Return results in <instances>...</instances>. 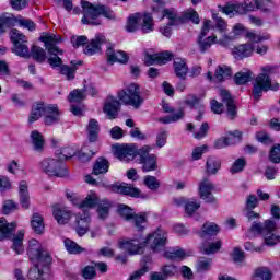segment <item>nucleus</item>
Segmentation results:
<instances>
[{
  "label": "nucleus",
  "mask_w": 280,
  "mask_h": 280,
  "mask_svg": "<svg viewBox=\"0 0 280 280\" xmlns=\"http://www.w3.org/2000/svg\"><path fill=\"white\" fill-rule=\"evenodd\" d=\"M114 190L117 194H122L124 196H130L131 198H141V190L130 184H121L115 186Z\"/></svg>",
  "instance_id": "nucleus-29"
},
{
  "label": "nucleus",
  "mask_w": 280,
  "mask_h": 280,
  "mask_svg": "<svg viewBox=\"0 0 280 280\" xmlns=\"http://www.w3.org/2000/svg\"><path fill=\"white\" fill-rule=\"evenodd\" d=\"M185 21H191L195 25H199L200 16L194 9H188L183 13L182 18H179V23H185Z\"/></svg>",
  "instance_id": "nucleus-46"
},
{
  "label": "nucleus",
  "mask_w": 280,
  "mask_h": 280,
  "mask_svg": "<svg viewBox=\"0 0 280 280\" xmlns=\"http://www.w3.org/2000/svg\"><path fill=\"white\" fill-rule=\"evenodd\" d=\"M167 244V232L161 228L152 232L141 242L139 238L130 241H120L119 248L128 253V255H141L143 246H149L153 253H159Z\"/></svg>",
  "instance_id": "nucleus-1"
},
{
  "label": "nucleus",
  "mask_w": 280,
  "mask_h": 280,
  "mask_svg": "<svg viewBox=\"0 0 280 280\" xmlns=\"http://www.w3.org/2000/svg\"><path fill=\"white\" fill-rule=\"evenodd\" d=\"M220 167H222V162H220L218 158H208L206 162V172L209 176H215V174L220 172Z\"/></svg>",
  "instance_id": "nucleus-36"
},
{
  "label": "nucleus",
  "mask_w": 280,
  "mask_h": 280,
  "mask_svg": "<svg viewBox=\"0 0 280 280\" xmlns=\"http://www.w3.org/2000/svg\"><path fill=\"white\" fill-rule=\"evenodd\" d=\"M253 51H255V48H253V44H242L232 50V54L236 60H242V58H248L253 56Z\"/></svg>",
  "instance_id": "nucleus-28"
},
{
  "label": "nucleus",
  "mask_w": 280,
  "mask_h": 280,
  "mask_svg": "<svg viewBox=\"0 0 280 280\" xmlns=\"http://www.w3.org/2000/svg\"><path fill=\"white\" fill-rule=\"evenodd\" d=\"M88 137L91 143L97 141V137H100V122L96 119H90L88 125Z\"/></svg>",
  "instance_id": "nucleus-38"
},
{
  "label": "nucleus",
  "mask_w": 280,
  "mask_h": 280,
  "mask_svg": "<svg viewBox=\"0 0 280 280\" xmlns=\"http://www.w3.org/2000/svg\"><path fill=\"white\" fill-rule=\"evenodd\" d=\"M60 121V109L58 105H47L46 113L44 114L45 126H54Z\"/></svg>",
  "instance_id": "nucleus-21"
},
{
  "label": "nucleus",
  "mask_w": 280,
  "mask_h": 280,
  "mask_svg": "<svg viewBox=\"0 0 280 280\" xmlns=\"http://www.w3.org/2000/svg\"><path fill=\"white\" fill-rule=\"evenodd\" d=\"M163 16L168 19V25H178V23H180V18H178V14H176V11L174 9L164 10Z\"/></svg>",
  "instance_id": "nucleus-59"
},
{
  "label": "nucleus",
  "mask_w": 280,
  "mask_h": 280,
  "mask_svg": "<svg viewBox=\"0 0 280 280\" xmlns=\"http://www.w3.org/2000/svg\"><path fill=\"white\" fill-rule=\"evenodd\" d=\"M11 40L14 45L13 51L21 58H30V47L27 46V37L16 28L11 30Z\"/></svg>",
  "instance_id": "nucleus-10"
},
{
  "label": "nucleus",
  "mask_w": 280,
  "mask_h": 280,
  "mask_svg": "<svg viewBox=\"0 0 280 280\" xmlns=\"http://www.w3.org/2000/svg\"><path fill=\"white\" fill-rule=\"evenodd\" d=\"M253 80V72L250 70H243L234 75L235 84L242 85Z\"/></svg>",
  "instance_id": "nucleus-48"
},
{
  "label": "nucleus",
  "mask_w": 280,
  "mask_h": 280,
  "mask_svg": "<svg viewBox=\"0 0 280 280\" xmlns=\"http://www.w3.org/2000/svg\"><path fill=\"white\" fill-rule=\"evenodd\" d=\"M46 110H47V105H45V103H39L34 105L31 112V116L28 118L30 124H34V121H38V119H40L43 115L45 116Z\"/></svg>",
  "instance_id": "nucleus-37"
},
{
  "label": "nucleus",
  "mask_w": 280,
  "mask_h": 280,
  "mask_svg": "<svg viewBox=\"0 0 280 280\" xmlns=\"http://www.w3.org/2000/svg\"><path fill=\"white\" fill-rule=\"evenodd\" d=\"M212 19H213V21H215L214 28L218 30V32H220V34H224V36H228L229 34H226V30H228L229 25L226 24V21H224V19L218 16V14H213Z\"/></svg>",
  "instance_id": "nucleus-58"
},
{
  "label": "nucleus",
  "mask_w": 280,
  "mask_h": 280,
  "mask_svg": "<svg viewBox=\"0 0 280 280\" xmlns=\"http://www.w3.org/2000/svg\"><path fill=\"white\" fill-rule=\"evenodd\" d=\"M174 55L170 51H164L155 55H148L145 57L147 67H151V65H167L170 60H172Z\"/></svg>",
  "instance_id": "nucleus-22"
},
{
  "label": "nucleus",
  "mask_w": 280,
  "mask_h": 280,
  "mask_svg": "<svg viewBox=\"0 0 280 280\" xmlns=\"http://www.w3.org/2000/svg\"><path fill=\"white\" fill-rule=\"evenodd\" d=\"M150 150H152L150 145H144L137 150L140 163L142 164V172H154L159 168V158L155 154H150Z\"/></svg>",
  "instance_id": "nucleus-11"
},
{
  "label": "nucleus",
  "mask_w": 280,
  "mask_h": 280,
  "mask_svg": "<svg viewBox=\"0 0 280 280\" xmlns=\"http://www.w3.org/2000/svg\"><path fill=\"white\" fill-rule=\"evenodd\" d=\"M106 43V37L102 34H96L95 37L84 48V54L86 56H94V54H100L102 51V46Z\"/></svg>",
  "instance_id": "nucleus-20"
},
{
  "label": "nucleus",
  "mask_w": 280,
  "mask_h": 280,
  "mask_svg": "<svg viewBox=\"0 0 280 280\" xmlns=\"http://www.w3.org/2000/svg\"><path fill=\"white\" fill-rule=\"evenodd\" d=\"M140 28L143 34H150L154 32V19L150 13H140Z\"/></svg>",
  "instance_id": "nucleus-32"
},
{
  "label": "nucleus",
  "mask_w": 280,
  "mask_h": 280,
  "mask_svg": "<svg viewBox=\"0 0 280 280\" xmlns=\"http://www.w3.org/2000/svg\"><path fill=\"white\" fill-rule=\"evenodd\" d=\"M40 40L43 44H45L48 51V65L51 67V69H60L62 66V58H60V56L65 54V51L57 46V43H60L61 40L60 36L55 34H46L40 37Z\"/></svg>",
  "instance_id": "nucleus-5"
},
{
  "label": "nucleus",
  "mask_w": 280,
  "mask_h": 280,
  "mask_svg": "<svg viewBox=\"0 0 280 280\" xmlns=\"http://www.w3.org/2000/svg\"><path fill=\"white\" fill-rule=\"evenodd\" d=\"M106 58L108 65H115V62L126 65V62H128V54H126V51L115 50L113 48H107Z\"/></svg>",
  "instance_id": "nucleus-23"
},
{
  "label": "nucleus",
  "mask_w": 280,
  "mask_h": 280,
  "mask_svg": "<svg viewBox=\"0 0 280 280\" xmlns=\"http://www.w3.org/2000/svg\"><path fill=\"white\" fill-rule=\"evenodd\" d=\"M255 10V3L253 1H245L242 3L228 4L225 7H220V12L226 14V16H235V14H247V12H253Z\"/></svg>",
  "instance_id": "nucleus-13"
},
{
  "label": "nucleus",
  "mask_w": 280,
  "mask_h": 280,
  "mask_svg": "<svg viewBox=\"0 0 280 280\" xmlns=\"http://www.w3.org/2000/svg\"><path fill=\"white\" fill-rule=\"evenodd\" d=\"M31 55L36 62L43 63L44 60H47V52L42 47L33 46L31 48Z\"/></svg>",
  "instance_id": "nucleus-53"
},
{
  "label": "nucleus",
  "mask_w": 280,
  "mask_h": 280,
  "mask_svg": "<svg viewBox=\"0 0 280 280\" xmlns=\"http://www.w3.org/2000/svg\"><path fill=\"white\" fill-rule=\"evenodd\" d=\"M91 224V214L89 211H84L83 213H77L74 220V229L79 237L86 235L89 233V226Z\"/></svg>",
  "instance_id": "nucleus-15"
},
{
  "label": "nucleus",
  "mask_w": 280,
  "mask_h": 280,
  "mask_svg": "<svg viewBox=\"0 0 280 280\" xmlns=\"http://www.w3.org/2000/svg\"><path fill=\"white\" fill-rule=\"evenodd\" d=\"M27 255L31 261H44L45 264H50L51 261V256L36 238L28 241Z\"/></svg>",
  "instance_id": "nucleus-9"
},
{
  "label": "nucleus",
  "mask_w": 280,
  "mask_h": 280,
  "mask_svg": "<svg viewBox=\"0 0 280 280\" xmlns=\"http://www.w3.org/2000/svg\"><path fill=\"white\" fill-rule=\"evenodd\" d=\"M109 167L110 164L108 163V160L104 158H98L94 164L93 174L95 176H100V174H106Z\"/></svg>",
  "instance_id": "nucleus-42"
},
{
  "label": "nucleus",
  "mask_w": 280,
  "mask_h": 280,
  "mask_svg": "<svg viewBox=\"0 0 280 280\" xmlns=\"http://www.w3.org/2000/svg\"><path fill=\"white\" fill-rule=\"evenodd\" d=\"M86 98V91L85 90H73L70 92L68 100L71 104H78L82 102V100Z\"/></svg>",
  "instance_id": "nucleus-54"
},
{
  "label": "nucleus",
  "mask_w": 280,
  "mask_h": 280,
  "mask_svg": "<svg viewBox=\"0 0 280 280\" xmlns=\"http://www.w3.org/2000/svg\"><path fill=\"white\" fill-rule=\"evenodd\" d=\"M220 233V225L214 222L207 221L201 226V230L198 232L199 237L205 240V237H215Z\"/></svg>",
  "instance_id": "nucleus-27"
},
{
  "label": "nucleus",
  "mask_w": 280,
  "mask_h": 280,
  "mask_svg": "<svg viewBox=\"0 0 280 280\" xmlns=\"http://www.w3.org/2000/svg\"><path fill=\"white\" fill-rule=\"evenodd\" d=\"M39 167L44 174L48 176H57L58 178H65L69 176V171L65 165V162L59 161V159L46 158L39 162Z\"/></svg>",
  "instance_id": "nucleus-7"
},
{
  "label": "nucleus",
  "mask_w": 280,
  "mask_h": 280,
  "mask_svg": "<svg viewBox=\"0 0 280 280\" xmlns=\"http://www.w3.org/2000/svg\"><path fill=\"white\" fill-rule=\"evenodd\" d=\"M246 32V27L244 24L237 23L232 27V32L228 35H223L221 39H219L220 45L226 47L231 40H235L238 36H242Z\"/></svg>",
  "instance_id": "nucleus-24"
},
{
  "label": "nucleus",
  "mask_w": 280,
  "mask_h": 280,
  "mask_svg": "<svg viewBox=\"0 0 280 280\" xmlns=\"http://www.w3.org/2000/svg\"><path fill=\"white\" fill-rule=\"evenodd\" d=\"M114 154L119 161L128 163V161H133L135 156H138L137 149L132 144H115L113 145Z\"/></svg>",
  "instance_id": "nucleus-14"
},
{
  "label": "nucleus",
  "mask_w": 280,
  "mask_h": 280,
  "mask_svg": "<svg viewBox=\"0 0 280 280\" xmlns=\"http://www.w3.org/2000/svg\"><path fill=\"white\" fill-rule=\"evenodd\" d=\"M118 100L126 106L139 109L143 106L145 98L141 96V88L137 83H130L118 92Z\"/></svg>",
  "instance_id": "nucleus-6"
},
{
  "label": "nucleus",
  "mask_w": 280,
  "mask_h": 280,
  "mask_svg": "<svg viewBox=\"0 0 280 280\" xmlns=\"http://www.w3.org/2000/svg\"><path fill=\"white\" fill-rule=\"evenodd\" d=\"M118 213L127 222H133V224H135L136 229H138V231H143V229H144L143 224H145V222H147V218L143 213L137 214V213H135L133 209H131L130 207H128L124 203L118 206Z\"/></svg>",
  "instance_id": "nucleus-12"
},
{
  "label": "nucleus",
  "mask_w": 280,
  "mask_h": 280,
  "mask_svg": "<svg viewBox=\"0 0 280 280\" xmlns=\"http://www.w3.org/2000/svg\"><path fill=\"white\" fill-rule=\"evenodd\" d=\"M25 237V231L20 230L18 234L13 237V245L12 249L16 255H22L24 248H23V238Z\"/></svg>",
  "instance_id": "nucleus-44"
},
{
  "label": "nucleus",
  "mask_w": 280,
  "mask_h": 280,
  "mask_svg": "<svg viewBox=\"0 0 280 280\" xmlns=\"http://www.w3.org/2000/svg\"><path fill=\"white\" fill-rule=\"evenodd\" d=\"M269 160L271 163H280V144H276L271 148Z\"/></svg>",
  "instance_id": "nucleus-64"
},
{
  "label": "nucleus",
  "mask_w": 280,
  "mask_h": 280,
  "mask_svg": "<svg viewBox=\"0 0 280 280\" xmlns=\"http://www.w3.org/2000/svg\"><path fill=\"white\" fill-rule=\"evenodd\" d=\"M141 24V13H135L130 15L126 25L127 32H137Z\"/></svg>",
  "instance_id": "nucleus-47"
},
{
  "label": "nucleus",
  "mask_w": 280,
  "mask_h": 280,
  "mask_svg": "<svg viewBox=\"0 0 280 280\" xmlns=\"http://www.w3.org/2000/svg\"><path fill=\"white\" fill-rule=\"evenodd\" d=\"M218 38V36L213 35V36H209L206 39H202L199 37L198 39V45H199V49L202 54H205V51H208L209 49H211V45H213V43H215V39Z\"/></svg>",
  "instance_id": "nucleus-55"
},
{
  "label": "nucleus",
  "mask_w": 280,
  "mask_h": 280,
  "mask_svg": "<svg viewBox=\"0 0 280 280\" xmlns=\"http://www.w3.org/2000/svg\"><path fill=\"white\" fill-rule=\"evenodd\" d=\"M252 280H272V271L268 267H258L254 270Z\"/></svg>",
  "instance_id": "nucleus-41"
},
{
  "label": "nucleus",
  "mask_w": 280,
  "mask_h": 280,
  "mask_svg": "<svg viewBox=\"0 0 280 280\" xmlns=\"http://www.w3.org/2000/svg\"><path fill=\"white\" fill-rule=\"evenodd\" d=\"M221 100L226 104L228 107V117L229 119H234L237 117V107H235V102L233 101V97L226 90L220 91Z\"/></svg>",
  "instance_id": "nucleus-25"
},
{
  "label": "nucleus",
  "mask_w": 280,
  "mask_h": 280,
  "mask_svg": "<svg viewBox=\"0 0 280 280\" xmlns=\"http://www.w3.org/2000/svg\"><path fill=\"white\" fill-rule=\"evenodd\" d=\"M164 257H166V259H175V260L185 259V257H187V253L185 252V249L180 247H175L165 252Z\"/></svg>",
  "instance_id": "nucleus-49"
},
{
  "label": "nucleus",
  "mask_w": 280,
  "mask_h": 280,
  "mask_svg": "<svg viewBox=\"0 0 280 280\" xmlns=\"http://www.w3.org/2000/svg\"><path fill=\"white\" fill-rule=\"evenodd\" d=\"M121 108V103L115 96H108L104 104V113L107 115L108 119H117L119 110Z\"/></svg>",
  "instance_id": "nucleus-19"
},
{
  "label": "nucleus",
  "mask_w": 280,
  "mask_h": 280,
  "mask_svg": "<svg viewBox=\"0 0 280 280\" xmlns=\"http://www.w3.org/2000/svg\"><path fill=\"white\" fill-rule=\"evenodd\" d=\"M245 218L248 222H253L249 231L256 235H260L266 246H277L280 243V235L275 233L277 231V222L275 220L267 219L264 222H257L255 220H259L261 214L253 210H245Z\"/></svg>",
  "instance_id": "nucleus-2"
},
{
  "label": "nucleus",
  "mask_w": 280,
  "mask_h": 280,
  "mask_svg": "<svg viewBox=\"0 0 280 280\" xmlns=\"http://www.w3.org/2000/svg\"><path fill=\"white\" fill-rule=\"evenodd\" d=\"M220 248H222V241L203 243L201 246V253H203V255H214V253H218Z\"/></svg>",
  "instance_id": "nucleus-45"
},
{
  "label": "nucleus",
  "mask_w": 280,
  "mask_h": 280,
  "mask_svg": "<svg viewBox=\"0 0 280 280\" xmlns=\"http://www.w3.org/2000/svg\"><path fill=\"white\" fill-rule=\"evenodd\" d=\"M31 141L33 143V148L36 152H43V148H45V138L37 130L31 132Z\"/></svg>",
  "instance_id": "nucleus-40"
},
{
  "label": "nucleus",
  "mask_w": 280,
  "mask_h": 280,
  "mask_svg": "<svg viewBox=\"0 0 280 280\" xmlns=\"http://www.w3.org/2000/svg\"><path fill=\"white\" fill-rule=\"evenodd\" d=\"M110 211V202L108 200H103L97 206V214L100 220H106Z\"/></svg>",
  "instance_id": "nucleus-50"
},
{
  "label": "nucleus",
  "mask_w": 280,
  "mask_h": 280,
  "mask_svg": "<svg viewBox=\"0 0 280 280\" xmlns=\"http://www.w3.org/2000/svg\"><path fill=\"white\" fill-rule=\"evenodd\" d=\"M20 203L23 209H30V190L27 182L22 180L19 185Z\"/></svg>",
  "instance_id": "nucleus-34"
},
{
  "label": "nucleus",
  "mask_w": 280,
  "mask_h": 280,
  "mask_svg": "<svg viewBox=\"0 0 280 280\" xmlns=\"http://www.w3.org/2000/svg\"><path fill=\"white\" fill-rule=\"evenodd\" d=\"M213 189H215V185L211 183L209 178H203L199 183V196L201 200H205V202L208 203L215 202V198L213 197Z\"/></svg>",
  "instance_id": "nucleus-16"
},
{
  "label": "nucleus",
  "mask_w": 280,
  "mask_h": 280,
  "mask_svg": "<svg viewBox=\"0 0 280 280\" xmlns=\"http://www.w3.org/2000/svg\"><path fill=\"white\" fill-rule=\"evenodd\" d=\"M144 185L148 186L151 191H156L161 187V183L156 177L148 175L144 177Z\"/></svg>",
  "instance_id": "nucleus-61"
},
{
  "label": "nucleus",
  "mask_w": 280,
  "mask_h": 280,
  "mask_svg": "<svg viewBox=\"0 0 280 280\" xmlns=\"http://www.w3.org/2000/svg\"><path fill=\"white\" fill-rule=\"evenodd\" d=\"M211 264H213V259L201 257L197 261V272H207L211 270Z\"/></svg>",
  "instance_id": "nucleus-56"
},
{
  "label": "nucleus",
  "mask_w": 280,
  "mask_h": 280,
  "mask_svg": "<svg viewBox=\"0 0 280 280\" xmlns=\"http://www.w3.org/2000/svg\"><path fill=\"white\" fill-rule=\"evenodd\" d=\"M244 167H246V159L240 158L234 161L230 172L231 174H240V172L244 171Z\"/></svg>",
  "instance_id": "nucleus-60"
},
{
  "label": "nucleus",
  "mask_w": 280,
  "mask_h": 280,
  "mask_svg": "<svg viewBox=\"0 0 280 280\" xmlns=\"http://www.w3.org/2000/svg\"><path fill=\"white\" fill-rule=\"evenodd\" d=\"M232 259L236 266H244V252L238 247H235L232 253Z\"/></svg>",
  "instance_id": "nucleus-63"
},
{
  "label": "nucleus",
  "mask_w": 280,
  "mask_h": 280,
  "mask_svg": "<svg viewBox=\"0 0 280 280\" xmlns=\"http://www.w3.org/2000/svg\"><path fill=\"white\" fill-rule=\"evenodd\" d=\"M95 156V152L91 151L89 147H83L79 153V160L82 163H86L90 159H93Z\"/></svg>",
  "instance_id": "nucleus-62"
},
{
  "label": "nucleus",
  "mask_w": 280,
  "mask_h": 280,
  "mask_svg": "<svg viewBox=\"0 0 280 280\" xmlns=\"http://www.w3.org/2000/svg\"><path fill=\"white\" fill-rule=\"evenodd\" d=\"M63 244H65L66 250H68L70 255H80V253H86V249L84 247H81L80 245H78V243H75L71 238H66L63 241Z\"/></svg>",
  "instance_id": "nucleus-43"
},
{
  "label": "nucleus",
  "mask_w": 280,
  "mask_h": 280,
  "mask_svg": "<svg viewBox=\"0 0 280 280\" xmlns=\"http://www.w3.org/2000/svg\"><path fill=\"white\" fill-rule=\"evenodd\" d=\"M233 75V71L231 67L226 65L219 66L214 72V78L217 82H224L226 78H231Z\"/></svg>",
  "instance_id": "nucleus-39"
},
{
  "label": "nucleus",
  "mask_w": 280,
  "mask_h": 280,
  "mask_svg": "<svg viewBox=\"0 0 280 280\" xmlns=\"http://www.w3.org/2000/svg\"><path fill=\"white\" fill-rule=\"evenodd\" d=\"M31 228L37 235L45 233V218L40 213H33L31 218Z\"/></svg>",
  "instance_id": "nucleus-30"
},
{
  "label": "nucleus",
  "mask_w": 280,
  "mask_h": 280,
  "mask_svg": "<svg viewBox=\"0 0 280 280\" xmlns=\"http://www.w3.org/2000/svg\"><path fill=\"white\" fill-rule=\"evenodd\" d=\"M276 70L275 66H265L261 68V73L254 79L252 93L256 102H259L264 93H268V91H279V83H272V79H270V74Z\"/></svg>",
  "instance_id": "nucleus-3"
},
{
  "label": "nucleus",
  "mask_w": 280,
  "mask_h": 280,
  "mask_svg": "<svg viewBox=\"0 0 280 280\" xmlns=\"http://www.w3.org/2000/svg\"><path fill=\"white\" fill-rule=\"evenodd\" d=\"M71 66L68 65H62L60 68V73L61 75H66L67 80H74L75 79V71H78V68L75 67V65L73 63V61H71Z\"/></svg>",
  "instance_id": "nucleus-52"
},
{
  "label": "nucleus",
  "mask_w": 280,
  "mask_h": 280,
  "mask_svg": "<svg viewBox=\"0 0 280 280\" xmlns=\"http://www.w3.org/2000/svg\"><path fill=\"white\" fill-rule=\"evenodd\" d=\"M52 215L58 224L65 225L69 224L71 218H73V212L65 206L55 205L52 206Z\"/></svg>",
  "instance_id": "nucleus-17"
},
{
  "label": "nucleus",
  "mask_w": 280,
  "mask_h": 280,
  "mask_svg": "<svg viewBox=\"0 0 280 280\" xmlns=\"http://www.w3.org/2000/svg\"><path fill=\"white\" fill-rule=\"evenodd\" d=\"M184 209L187 215H194V213H196V211L200 209V203L196 199H188L185 203Z\"/></svg>",
  "instance_id": "nucleus-57"
},
{
  "label": "nucleus",
  "mask_w": 280,
  "mask_h": 280,
  "mask_svg": "<svg viewBox=\"0 0 280 280\" xmlns=\"http://www.w3.org/2000/svg\"><path fill=\"white\" fill-rule=\"evenodd\" d=\"M16 229V223H8L5 219L0 218V241L1 240H8L14 233Z\"/></svg>",
  "instance_id": "nucleus-31"
},
{
  "label": "nucleus",
  "mask_w": 280,
  "mask_h": 280,
  "mask_svg": "<svg viewBox=\"0 0 280 280\" xmlns=\"http://www.w3.org/2000/svg\"><path fill=\"white\" fill-rule=\"evenodd\" d=\"M56 156L57 159H59V161H61V163H65L67 159L75 156V150H73V148L71 147L63 148L61 150L56 151Z\"/></svg>",
  "instance_id": "nucleus-51"
},
{
  "label": "nucleus",
  "mask_w": 280,
  "mask_h": 280,
  "mask_svg": "<svg viewBox=\"0 0 280 280\" xmlns=\"http://www.w3.org/2000/svg\"><path fill=\"white\" fill-rule=\"evenodd\" d=\"M81 8L83 10V18L81 20L83 25H102V22L97 20L100 16L115 19L113 10L103 4H93L86 0H82Z\"/></svg>",
  "instance_id": "nucleus-4"
},
{
  "label": "nucleus",
  "mask_w": 280,
  "mask_h": 280,
  "mask_svg": "<svg viewBox=\"0 0 280 280\" xmlns=\"http://www.w3.org/2000/svg\"><path fill=\"white\" fill-rule=\"evenodd\" d=\"M100 197L97 196V194L95 192H90L85 199L79 205V209H83V213L84 211H86L85 209H93L94 207H97L100 205Z\"/></svg>",
  "instance_id": "nucleus-35"
},
{
  "label": "nucleus",
  "mask_w": 280,
  "mask_h": 280,
  "mask_svg": "<svg viewBox=\"0 0 280 280\" xmlns=\"http://www.w3.org/2000/svg\"><path fill=\"white\" fill-rule=\"evenodd\" d=\"M173 68L175 71L176 78L180 80H186L187 74L189 73V67L187 66V60L176 57L173 62Z\"/></svg>",
  "instance_id": "nucleus-26"
},
{
  "label": "nucleus",
  "mask_w": 280,
  "mask_h": 280,
  "mask_svg": "<svg viewBox=\"0 0 280 280\" xmlns=\"http://www.w3.org/2000/svg\"><path fill=\"white\" fill-rule=\"evenodd\" d=\"M242 141V131L236 130L229 133L228 137H223L214 141V148L217 150H222L229 148V145H235Z\"/></svg>",
  "instance_id": "nucleus-18"
},
{
  "label": "nucleus",
  "mask_w": 280,
  "mask_h": 280,
  "mask_svg": "<svg viewBox=\"0 0 280 280\" xmlns=\"http://www.w3.org/2000/svg\"><path fill=\"white\" fill-rule=\"evenodd\" d=\"M48 264L45 261H36L34 266L28 271L30 280H43V275H45V266Z\"/></svg>",
  "instance_id": "nucleus-33"
},
{
  "label": "nucleus",
  "mask_w": 280,
  "mask_h": 280,
  "mask_svg": "<svg viewBox=\"0 0 280 280\" xmlns=\"http://www.w3.org/2000/svg\"><path fill=\"white\" fill-rule=\"evenodd\" d=\"M16 23L20 27L28 30V32H34V30H36V24L30 19H19L12 14H4L0 16V34L5 33V30L10 27H14Z\"/></svg>",
  "instance_id": "nucleus-8"
}]
</instances>
